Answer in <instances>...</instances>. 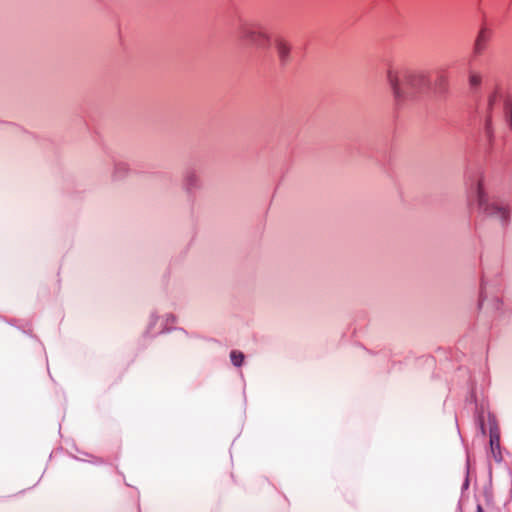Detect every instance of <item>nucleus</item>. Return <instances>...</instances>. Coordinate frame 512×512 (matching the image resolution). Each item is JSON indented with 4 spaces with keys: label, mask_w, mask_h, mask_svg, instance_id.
Wrapping results in <instances>:
<instances>
[{
    "label": "nucleus",
    "mask_w": 512,
    "mask_h": 512,
    "mask_svg": "<svg viewBox=\"0 0 512 512\" xmlns=\"http://www.w3.org/2000/svg\"><path fill=\"white\" fill-rule=\"evenodd\" d=\"M508 166H511V167H509V169H512V164L511 163H508Z\"/></svg>",
    "instance_id": "20"
},
{
    "label": "nucleus",
    "mask_w": 512,
    "mask_h": 512,
    "mask_svg": "<svg viewBox=\"0 0 512 512\" xmlns=\"http://www.w3.org/2000/svg\"><path fill=\"white\" fill-rule=\"evenodd\" d=\"M476 423L479 427L480 432L485 435L486 434V426L484 421V412L477 410Z\"/></svg>",
    "instance_id": "15"
},
{
    "label": "nucleus",
    "mask_w": 512,
    "mask_h": 512,
    "mask_svg": "<svg viewBox=\"0 0 512 512\" xmlns=\"http://www.w3.org/2000/svg\"><path fill=\"white\" fill-rule=\"evenodd\" d=\"M230 359L234 366L240 367L244 362L245 355L241 351L232 350L230 352Z\"/></svg>",
    "instance_id": "14"
},
{
    "label": "nucleus",
    "mask_w": 512,
    "mask_h": 512,
    "mask_svg": "<svg viewBox=\"0 0 512 512\" xmlns=\"http://www.w3.org/2000/svg\"><path fill=\"white\" fill-rule=\"evenodd\" d=\"M489 434H490V449L493 458L496 462L502 461V454L500 450V431L496 422L495 416L489 413Z\"/></svg>",
    "instance_id": "5"
},
{
    "label": "nucleus",
    "mask_w": 512,
    "mask_h": 512,
    "mask_svg": "<svg viewBox=\"0 0 512 512\" xmlns=\"http://www.w3.org/2000/svg\"><path fill=\"white\" fill-rule=\"evenodd\" d=\"M469 465H470V458H469V455L467 456V471L469 470Z\"/></svg>",
    "instance_id": "19"
},
{
    "label": "nucleus",
    "mask_w": 512,
    "mask_h": 512,
    "mask_svg": "<svg viewBox=\"0 0 512 512\" xmlns=\"http://www.w3.org/2000/svg\"><path fill=\"white\" fill-rule=\"evenodd\" d=\"M386 79L398 109L419 100L432 89L430 77L426 72L400 68L392 64H387Z\"/></svg>",
    "instance_id": "2"
},
{
    "label": "nucleus",
    "mask_w": 512,
    "mask_h": 512,
    "mask_svg": "<svg viewBox=\"0 0 512 512\" xmlns=\"http://www.w3.org/2000/svg\"><path fill=\"white\" fill-rule=\"evenodd\" d=\"M477 512H484V509L480 504L477 505Z\"/></svg>",
    "instance_id": "18"
},
{
    "label": "nucleus",
    "mask_w": 512,
    "mask_h": 512,
    "mask_svg": "<svg viewBox=\"0 0 512 512\" xmlns=\"http://www.w3.org/2000/svg\"><path fill=\"white\" fill-rule=\"evenodd\" d=\"M158 318L159 317L156 314L151 315L150 323H149L148 329H147L148 333L155 335L157 333L169 331L170 329L168 328V325L176 322V316L173 314H168L165 318V328H163L159 332H153V327L156 325Z\"/></svg>",
    "instance_id": "11"
},
{
    "label": "nucleus",
    "mask_w": 512,
    "mask_h": 512,
    "mask_svg": "<svg viewBox=\"0 0 512 512\" xmlns=\"http://www.w3.org/2000/svg\"><path fill=\"white\" fill-rule=\"evenodd\" d=\"M465 185L469 204L480 214L498 222L505 230L511 221L510 204L490 191L481 165L477 163L468 165L465 172Z\"/></svg>",
    "instance_id": "1"
},
{
    "label": "nucleus",
    "mask_w": 512,
    "mask_h": 512,
    "mask_svg": "<svg viewBox=\"0 0 512 512\" xmlns=\"http://www.w3.org/2000/svg\"><path fill=\"white\" fill-rule=\"evenodd\" d=\"M183 188L189 195H193L201 188L199 171L194 166H189L183 173Z\"/></svg>",
    "instance_id": "6"
},
{
    "label": "nucleus",
    "mask_w": 512,
    "mask_h": 512,
    "mask_svg": "<svg viewBox=\"0 0 512 512\" xmlns=\"http://www.w3.org/2000/svg\"><path fill=\"white\" fill-rule=\"evenodd\" d=\"M130 172L129 164L122 160H113L112 178L114 180L123 179Z\"/></svg>",
    "instance_id": "9"
},
{
    "label": "nucleus",
    "mask_w": 512,
    "mask_h": 512,
    "mask_svg": "<svg viewBox=\"0 0 512 512\" xmlns=\"http://www.w3.org/2000/svg\"><path fill=\"white\" fill-rule=\"evenodd\" d=\"M234 28L237 36L244 42L257 48L265 49L270 46V36L262 29L260 24L237 16Z\"/></svg>",
    "instance_id": "4"
},
{
    "label": "nucleus",
    "mask_w": 512,
    "mask_h": 512,
    "mask_svg": "<svg viewBox=\"0 0 512 512\" xmlns=\"http://www.w3.org/2000/svg\"><path fill=\"white\" fill-rule=\"evenodd\" d=\"M467 401L471 403H477V397H476V391H475V384L471 381L470 387H469V395L467 397Z\"/></svg>",
    "instance_id": "16"
},
{
    "label": "nucleus",
    "mask_w": 512,
    "mask_h": 512,
    "mask_svg": "<svg viewBox=\"0 0 512 512\" xmlns=\"http://www.w3.org/2000/svg\"><path fill=\"white\" fill-rule=\"evenodd\" d=\"M477 114L483 124L482 140L488 153L498 151L502 146V140L496 139L492 128V119L503 116L512 130V97L496 86L489 92L487 100L477 104Z\"/></svg>",
    "instance_id": "3"
},
{
    "label": "nucleus",
    "mask_w": 512,
    "mask_h": 512,
    "mask_svg": "<svg viewBox=\"0 0 512 512\" xmlns=\"http://www.w3.org/2000/svg\"><path fill=\"white\" fill-rule=\"evenodd\" d=\"M481 83H482L481 75L478 73H475V72H470L469 86L473 93H476L479 90Z\"/></svg>",
    "instance_id": "13"
},
{
    "label": "nucleus",
    "mask_w": 512,
    "mask_h": 512,
    "mask_svg": "<svg viewBox=\"0 0 512 512\" xmlns=\"http://www.w3.org/2000/svg\"><path fill=\"white\" fill-rule=\"evenodd\" d=\"M469 486V479L468 476H466L465 481L463 482L462 489H467Z\"/></svg>",
    "instance_id": "17"
},
{
    "label": "nucleus",
    "mask_w": 512,
    "mask_h": 512,
    "mask_svg": "<svg viewBox=\"0 0 512 512\" xmlns=\"http://www.w3.org/2000/svg\"><path fill=\"white\" fill-rule=\"evenodd\" d=\"M434 92L438 95H443L448 89V78L443 70H440L436 74Z\"/></svg>",
    "instance_id": "10"
},
{
    "label": "nucleus",
    "mask_w": 512,
    "mask_h": 512,
    "mask_svg": "<svg viewBox=\"0 0 512 512\" xmlns=\"http://www.w3.org/2000/svg\"><path fill=\"white\" fill-rule=\"evenodd\" d=\"M275 49L280 65L285 67L291 60V48L289 44L285 40L278 38L275 40Z\"/></svg>",
    "instance_id": "8"
},
{
    "label": "nucleus",
    "mask_w": 512,
    "mask_h": 512,
    "mask_svg": "<svg viewBox=\"0 0 512 512\" xmlns=\"http://www.w3.org/2000/svg\"><path fill=\"white\" fill-rule=\"evenodd\" d=\"M489 40V31L487 28H482L478 34V37L475 41V53L480 54L486 46V43Z\"/></svg>",
    "instance_id": "12"
},
{
    "label": "nucleus",
    "mask_w": 512,
    "mask_h": 512,
    "mask_svg": "<svg viewBox=\"0 0 512 512\" xmlns=\"http://www.w3.org/2000/svg\"><path fill=\"white\" fill-rule=\"evenodd\" d=\"M489 307L499 311L503 307V302L498 297L488 298L487 295V282L484 277L481 280L480 296H479V308Z\"/></svg>",
    "instance_id": "7"
}]
</instances>
